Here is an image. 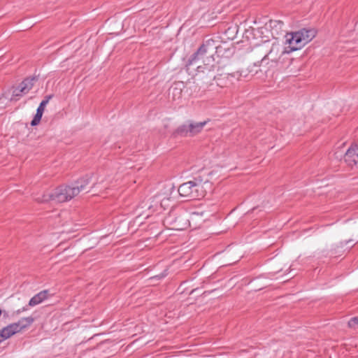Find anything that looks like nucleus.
I'll return each instance as SVG.
<instances>
[{"label":"nucleus","instance_id":"f8f14e48","mask_svg":"<svg viewBox=\"0 0 358 358\" xmlns=\"http://www.w3.org/2000/svg\"><path fill=\"white\" fill-rule=\"evenodd\" d=\"M48 298V291L43 290L40 292L39 293L34 295L29 302L28 306H36L41 302H43L45 299Z\"/></svg>","mask_w":358,"mask_h":358},{"label":"nucleus","instance_id":"f257e3e1","mask_svg":"<svg viewBox=\"0 0 358 358\" xmlns=\"http://www.w3.org/2000/svg\"><path fill=\"white\" fill-rule=\"evenodd\" d=\"M216 42L213 39L205 41L198 50L189 58V64H193L196 60H201L203 64L214 62V55L217 50Z\"/></svg>","mask_w":358,"mask_h":358},{"label":"nucleus","instance_id":"0eeeda50","mask_svg":"<svg viewBox=\"0 0 358 358\" xmlns=\"http://www.w3.org/2000/svg\"><path fill=\"white\" fill-rule=\"evenodd\" d=\"M185 88V83L182 81H177L173 83L169 87L168 98L172 101L180 100L182 98V92Z\"/></svg>","mask_w":358,"mask_h":358},{"label":"nucleus","instance_id":"dca6fc26","mask_svg":"<svg viewBox=\"0 0 358 358\" xmlns=\"http://www.w3.org/2000/svg\"><path fill=\"white\" fill-rule=\"evenodd\" d=\"M43 111H42L41 109L37 108L36 113L31 122V125L32 127L36 126L40 123L42 116H43Z\"/></svg>","mask_w":358,"mask_h":358},{"label":"nucleus","instance_id":"1a4fd4ad","mask_svg":"<svg viewBox=\"0 0 358 358\" xmlns=\"http://www.w3.org/2000/svg\"><path fill=\"white\" fill-rule=\"evenodd\" d=\"M345 160L349 166L358 165V144L351 146L345 152Z\"/></svg>","mask_w":358,"mask_h":358},{"label":"nucleus","instance_id":"a211bd4d","mask_svg":"<svg viewBox=\"0 0 358 358\" xmlns=\"http://www.w3.org/2000/svg\"><path fill=\"white\" fill-rule=\"evenodd\" d=\"M9 328L10 329L12 333L14 334L21 332L20 327L19 326V324L17 322H13L10 324H8Z\"/></svg>","mask_w":358,"mask_h":358},{"label":"nucleus","instance_id":"20e7f679","mask_svg":"<svg viewBox=\"0 0 358 358\" xmlns=\"http://www.w3.org/2000/svg\"><path fill=\"white\" fill-rule=\"evenodd\" d=\"M215 66L213 64L206 63L203 66H199L196 76L205 84H209L216 78L215 75Z\"/></svg>","mask_w":358,"mask_h":358},{"label":"nucleus","instance_id":"4468645a","mask_svg":"<svg viewBox=\"0 0 358 358\" xmlns=\"http://www.w3.org/2000/svg\"><path fill=\"white\" fill-rule=\"evenodd\" d=\"M190 126L189 122L187 124H182L178 127L174 132L175 135H178L181 136H190Z\"/></svg>","mask_w":358,"mask_h":358},{"label":"nucleus","instance_id":"423d86ee","mask_svg":"<svg viewBox=\"0 0 358 358\" xmlns=\"http://www.w3.org/2000/svg\"><path fill=\"white\" fill-rule=\"evenodd\" d=\"M286 43L288 44L289 50L285 52H289L299 50L303 47V43L296 32L288 33L285 36Z\"/></svg>","mask_w":358,"mask_h":358},{"label":"nucleus","instance_id":"9d476101","mask_svg":"<svg viewBox=\"0 0 358 358\" xmlns=\"http://www.w3.org/2000/svg\"><path fill=\"white\" fill-rule=\"evenodd\" d=\"M296 32L300 37L303 46L313 39L317 34L316 30L314 29H302Z\"/></svg>","mask_w":358,"mask_h":358},{"label":"nucleus","instance_id":"f3484780","mask_svg":"<svg viewBox=\"0 0 358 358\" xmlns=\"http://www.w3.org/2000/svg\"><path fill=\"white\" fill-rule=\"evenodd\" d=\"M53 97L52 94L47 95L45 96L44 99L41 102L38 109H41L44 112L45 106L48 103L49 101Z\"/></svg>","mask_w":358,"mask_h":358},{"label":"nucleus","instance_id":"2eb2a0df","mask_svg":"<svg viewBox=\"0 0 358 358\" xmlns=\"http://www.w3.org/2000/svg\"><path fill=\"white\" fill-rule=\"evenodd\" d=\"M34 322V318L31 316L21 318L17 323L20 327L21 331L30 327Z\"/></svg>","mask_w":358,"mask_h":358},{"label":"nucleus","instance_id":"f03ea898","mask_svg":"<svg viewBox=\"0 0 358 358\" xmlns=\"http://www.w3.org/2000/svg\"><path fill=\"white\" fill-rule=\"evenodd\" d=\"M179 194L189 200L200 199L206 195L201 181H188L180 185L178 187Z\"/></svg>","mask_w":358,"mask_h":358},{"label":"nucleus","instance_id":"4be33fe9","mask_svg":"<svg viewBox=\"0 0 358 358\" xmlns=\"http://www.w3.org/2000/svg\"><path fill=\"white\" fill-rule=\"evenodd\" d=\"M203 215V212H201V213L194 212L192 213L190 219L192 221H196L197 220L198 217H199V216L202 217Z\"/></svg>","mask_w":358,"mask_h":358},{"label":"nucleus","instance_id":"6ab92c4d","mask_svg":"<svg viewBox=\"0 0 358 358\" xmlns=\"http://www.w3.org/2000/svg\"><path fill=\"white\" fill-rule=\"evenodd\" d=\"M348 325L350 328H352V329L358 328V316L351 318L349 320Z\"/></svg>","mask_w":358,"mask_h":358},{"label":"nucleus","instance_id":"aec40b11","mask_svg":"<svg viewBox=\"0 0 358 358\" xmlns=\"http://www.w3.org/2000/svg\"><path fill=\"white\" fill-rule=\"evenodd\" d=\"M1 332L3 333V334L6 335V338H7L13 336V334L12 333L8 325L3 327L2 329H1Z\"/></svg>","mask_w":358,"mask_h":358},{"label":"nucleus","instance_id":"7ed1b4c3","mask_svg":"<svg viewBox=\"0 0 358 358\" xmlns=\"http://www.w3.org/2000/svg\"><path fill=\"white\" fill-rule=\"evenodd\" d=\"M38 202L43 203L49 201L55 203H62L67 201V185H62L57 187L53 193L44 194L42 198L36 199Z\"/></svg>","mask_w":358,"mask_h":358},{"label":"nucleus","instance_id":"5701e85b","mask_svg":"<svg viewBox=\"0 0 358 358\" xmlns=\"http://www.w3.org/2000/svg\"><path fill=\"white\" fill-rule=\"evenodd\" d=\"M188 85H189L188 89H190L192 91L196 92L198 90L197 85L194 83H188Z\"/></svg>","mask_w":358,"mask_h":358},{"label":"nucleus","instance_id":"9b49d317","mask_svg":"<svg viewBox=\"0 0 358 358\" xmlns=\"http://www.w3.org/2000/svg\"><path fill=\"white\" fill-rule=\"evenodd\" d=\"M38 80L35 76L25 78L20 84L21 90L24 94H27L33 87L34 83Z\"/></svg>","mask_w":358,"mask_h":358},{"label":"nucleus","instance_id":"ddd939ff","mask_svg":"<svg viewBox=\"0 0 358 358\" xmlns=\"http://www.w3.org/2000/svg\"><path fill=\"white\" fill-rule=\"evenodd\" d=\"M207 122L208 121H203L201 122H194L190 121V136H194L197 134L200 133Z\"/></svg>","mask_w":358,"mask_h":358},{"label":"nucleus","instance_id":"412c9836","mask_svg":"<svg viewBox=\"0 0 358 358\" xmlns=\"http://www.w3.org/2000/svg\"><path fill=\"white\" fill-rule=\"evenodd\" d=\"M21 90V86L19 85V86L17 87H16L13 92V96H22V94H24L22 93V90Z\"/></svg>","mask_w":358,"mask_h":358},{"label":"nucleus","instance_id":"6e6552de","mask_svg":"<svg viewBox=\"0 0 358 358\" xmlns=\"http://www.w3.org/2000/svg\"><path fill=\"white\" fill-rule=\"evenodd\" d=\"M281 53H282V52L280 50V45L273 44L268 54L262 58L261 63H265L267 60L276 63L279 60Z\"/></svg>","mask_w":358,"mask_h":358},{"label":"nucleus","instance_id":"39448f33","mask_svg":"<svg viewBox=\"0 0 358 358\" xmlns=\"http://www.w3.org/2000/svg\"><path fill=\"white\" fill-rule=\"evenodd\" d=\"M89 182V177L86 176L71 182L69 186V199L76 196L81 191L85 189Z\"/></svg>","mask_w":358,"mask_h":358},{"label":"nucleus","instance_id":"a878e982","mask_svg":"<svg viewBox=\"0 0 358 358\" xmlns=\"http://www.w3.org/2000/svg\"><path fill=\"white\" fill-rule=\"evenodd\" d=\"M352 240H349V241H347L345 243L347 244V243H350V242H352Z\"/></svg>","mask_w":358,"mask_h":358},{"label":"nucleus","instance_id":"b1692460","mask_svg":"<svg viewBox=\"0 0 358 358\" xmlns=\"http://www.w3.org/2000/svg\"><path fill=\"white\" fill-rule=\"evenodd\" d=\"M27 306H24L20 309L17 310L16 311L13 312V315H20L21 313L27 310Z\"/></svg>","mask_w":358,"mask_h":358},{"label":"nucleus","instance_id":"393cba45","mask_svg":"<svg viewBox=\"0 0 358 358\" xmlns=\"http://www.w3.org/2000/svg\"><path fill=\"white\" fill-rule=\"evenodd\" d=\"M270 23L272 24H273L274 26H276L277 24H279L280 27L283 24V22L280 20H271Z\"/></svg>","mask_w":358,"mask_h":358}]
</instances>
